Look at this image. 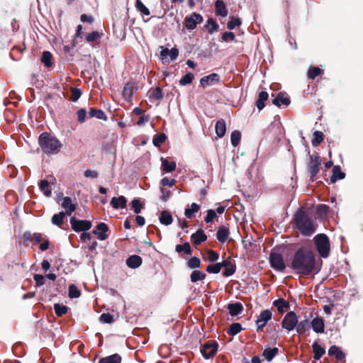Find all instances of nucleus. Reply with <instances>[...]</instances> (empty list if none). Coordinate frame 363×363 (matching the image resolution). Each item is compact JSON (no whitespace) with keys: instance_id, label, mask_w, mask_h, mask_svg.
Masks as SVG:
<instances>
[{"instance_id":"50","label":"nucleus","mask_w":363,"mask_h":363,"mask_svg":"<svg viewBox=\"0 0 363 363\" xmlns=\"http://www.w3.org/2000/svg\"><path fill=\"white\" fill-rule=\"evenodd\" d=\"M177 252L184 251L186 255L191 254V249L189 243H184V245H177L175 248Z\"/></svg>"},{"instance_id":"37","label":"nucleus","mask_w":363,"mask_h":363,"mask_svg":"<svg viewBox=\"0 0 363 363\" xmlns=\"http://www.w3.org/2000/svg\"><path fill=\"white\" fill-rule=\"evenodd\" d=\"M310 328V323L308 320H305L301 322H298L296 326V330L298 333L302 334L308 330Z\"/></svg>"},{"instance_id":"21","label":"nucleus","mask_w":363,"mask_h":363,"mask_svg":"<svg viewBox=\"0 0 363 363\" xmlns=\"http://www.w3.org/2000/svg\"><path fill=\"white\" fill-rule=\"evenodd\" d=\"M162 162V169L165 172H172L176 169V162L174 161L169 162L164 157L160 158Z\"/></svg>"},{"instance_id":"32","label":"nucleus","mask_w":363,"mask_h":363,"mask_svg":"<svg viewBox=\"0 0 363 363\" xmlns=\"http://www.w3.org/2000/svg\"><path fill=\"white\" fill-rule=\"evenodd\" d=\"M313 350L314 352V359L316 360L320 359L322 356L325 354V350L317 342H314L312 345Z\"/></svg>"},{"instance_id":"45","label":"nucleus","mask_w":363,"mask_h":363,"mask_svg":"<svg viewBox=\"0 0 363 363\" xmlns=\"http://www.w3.org/2000/svg\"><path fill=\"white\" fill-rule=\"evenodd\" d=\"M89 114L91 117H95L98 119H105L106 115L101 109L90 108Z\"/></svg>"},{"instance_id":"4","label":"nucleus","mask_w":363,"mask_h":363,"mask_svg":"<svg viewBox=\"0 0 363 363\" xmlns=\"http://www.w3.org/2000/svg\"><path fill=\"white\" fill-rule=\"evenodd\" d=\"M313 240L320 256L323 258H327L330 250V245L328 236L325 234H318L314 237Z\"/></svg>"},{"instance_id":"6","label":"nucleus","mask_w":363,"mask_h":363,"mask_svg":"<svg viewBox=\"0 0 363 363\" xmlns=\"http://www.w3.org/2000/svg\"><path fill=\"white\" fill-rule=\"evenodd\" d=\"M297 323L298 317L294 311H290L284 315L281 321V327L290 332L296 328Z\"/></svg>"},{"instance_id":"34","label":"nucleus","mask_w":363,"mask_h":363,"mask_svg":"<svg viewBox=\"0 0 363 363\" xmlns=\"http://www.w3.org/2000/svg\"><path fill=\"white\" fill-rule=\"evenodd\" d=\"M65 216H66L65 213L63 211L53 215L52 217V219H51L52 223L53 225L60 227L64 222V218H65Z\"/></svg>"},{"instance_id":"42","label":"nucleus","mask_w":363,"mask_h":363,"mask_svg":"<svg viewBox=\"0 0 363 363\" xmlns=\"http://www.w3.org/2000/svg\"><path fill=\"white\" fill-rule=\"evenodd\" d=\"M274 306L277 307V310L280 313L284 312V309L285 308L289 307V303H287L286 301H284L283 298H279L274 301L273 303Z\"/></svg>"},{"instance_id":"52","label":"nucleus","mask_w":363,"mask_h":363,"mask_svg":"<svg viewBox=\"0 0 363 363\" xmlns=\"http://www.w3.org/2000/svg\"><path fill=\"white\" fill-rule=\"evenodd\" d=\"M137 9L145 16H149L150 12L149 9L143 4L140 0H137L135 3Z\"/></svg>"},{"instance_id":"22","label":"nucleus","mask_w":363,"mask_h":363,"mask_svg":"<svg viewBox=\"0 0 363 363\" xmlns=\"http://www.w3.org/2000/svg\"><path fill=\"white\" fill-rule=\"evenodd\" d=\"M345 177V174L342 172L340 166H335L333 169V174L330 177L331 183L334 184L337 179H342Z\"/></svg>"},{"instance_id":"13","label":"nucleus","mask_w":363,"mask_h":363,"mask_svg":"<svg viewBox=\"0 0 363 363\" xmlns=\"http://www.w3.org/2000/svg\"><path fill=\"white\" fill-rule=\"evenodd\" d=\"M220 81V76L216 73H212L208 76H205L200 79L201 86L203 88L211 86Z\"/></svg>"},{"instance_id":"16","label":"nucleus","mask_w":363,"mask_h":363,"mask_svg":"<svg viewBox=\"0 0 363 363\" xmlns=\"http://www.w3.org/2000/svg\"><path fill=\"white\" fill-rule=\"evenodd\" d=\"M311 327L317 333H323L325 330L324 320L322 318L316 317L311 321Z\"/></svg>"},{"instance_id":"26","label":"nucleus","mask_w":363,"mask_h":363,"mask_svg":"<svg viewBox=\"0 0 363 363\" xmlns=\"http://www.w3.org/2000/svg\"><path fill=\"white\" fill-rule=\"evenodd\" d=\"M328 354L335 356L336 359L340 361L345 358L343 352L336 345L331 346L328 350Z\"/></svg>"},{"instance_id":"12","label":"nucleus","mask_w":363,"mask_h":363,"mask_svg":"<svg viewBox=\"0 0 363 363\" xmlns=\"http://www.w3.org/2000/svg\"><path fill=\"white\" fill-rule=\"evenodd\" d=\"M58 202L61 207L65 209V215L70 216L76 210V204L73 203L70 197H62L59 199Z\"/></svg>"},{"instance_id":"29","label":"nucleus","mask_w":363,"mask_h":363,"mask_svg":"<svg viewBox=\"0 0 363 363\" xmlns=\"http://www.w3.org/2000/svg\"><path fill=\"white\" fill-rule=\"evenodd\" d=\"M149 98L152 101H158L163 98L162 91L160 88L152 89L148 91Z\"/></svg>"},{"instance_id":"49","label":"nucleus","mask_w":363,"mask_h":363,"mask_svg":"<svg viewBox=\"0 0 363 363\" xmlns=\"http://www.w3.org/2000/svg\"><path fill=\"white\" fill-rule=\"evenodd\" d=\"M323 140V134L320 131H315L313 133V139L312 140V145L313 146L318 145Z\"/></svg>"},{"instance_id":"38","label":"nucleus","mask_w":363,"mask_h":363,"mask_svg":"<svg viewBox=\"0 0 363 363\" xmlns=\"http://www.w3.org/2000/svg\"><path fill=\"white\" fill-rule=\"evenodd\" d=\"M277 353L278 348L277 347H274L272 349H266L263 352V356L268 362H270Z\"/></svg>"},{"instance_id":"23","label":"nucleus","mask_w":363,"mask_h":363,"mask_svg":"<svg viewBox=\"0 0 363 363\" xmlns=\"http://www.w3.org/2000/svg\"><path fill=\"white\" fill-rule=\"evenodd\" d=\"M273 104L280 107L281 105L288 106L290 104V99L283 94H279L272 101Z\"/></svg>"},{"instance_id":"55","label":"nucleus","mask_w":363,"mask_h":363,"mask_svg":"<svg viewBox=\"0 0 363 363\" xmlns=\"http://www.w3.org/2000/svg\"><path fill=\"white\" fill-rule=\"evenodd\" d=\"M143 208V205L140 203L139 199H135L131 202V208L133 210L134 213H139L141 211Z\"/></svg>"},{"instance_id":"54","label":"nucleus","mask_w":363,"mask_h":363,"mask_svg":"<svg viewBox=\"0 0 363 363\" xmlns=\"http://www.w3.org/2000/svg\"><path fill=\"white\" fill-rule=\"evenodd\" d=\"M165 135L164 133H160L155 135L152 140V143L154 145L159 147L162 143H163L165 141Z\"/></svg>"},{"instance_id":"1","label":"nucleus","mask_w":363,"mask_h":363,"mask_svg":"<svg viewBox=\"0 0 363 363\" xmlns=\"http://www.w3.org/2000/svg\"><path fill=\"white\" fill-rule=\"evenodd\" d=\"M289 267L298 275L308 277L320 270L315 253L310 249L300 247L294 255Z\"/></svg>"},{"instance_id":"53","label":"nucleus","mask_w":363,"mask_h":363,"mask_svg":"<svg viewBox=\"0 0 363 363\" xmlns=\"http://www.w3.org/2000/svg\"><path fill=\"white\" fill-rule=\"evenodd\" d=\"M188 267L191 269L199 268L201 265V260L196 257H193L188 261Z\"/></svg>"},{"instance_id":"30","label":"nucleus","mask_w":363,"mask_h":363,"mask_svg":"<svg viewBox=\"0 0 363 363\" xmlns=\"http://www.w3.org/2000/svg\"><path fill=\"white\" fill-rule=\"evenodd\" d=\"M173 221L172 216L171 214L167 211H163L161 212L160 216V222L165 225H170Z\"/></svg>"},{"instance_id":"43","label":"nucleus","mask_w":363,"mask_h":363,"mask_svg":"<svg viewBox=\"0 0 363 363\" xmlns=\"http://www.w3.org/2000/svg\"><path fill=\"white\" fill-rule=\"evenodd\" d=\"M242 330V326L238 323H232L228 328L227 333L230 335H235Z\"/></svg>"},{"instance_id":"57","label":"nucleus","mask_w":363,"mask_h":363,"mask_svg":"<svg viewBox=\"0 0 363 363\" xmlns=\"http://www.w3.org/2000/svg\"><path fill=\"white\" fill-rule=\"evenodd\" d=\"M321 72V69L319 67H311L308 72V77L311 79H314Z\"/></svg>"},{"instance_id":"28","label":"nucleus","mask_w":363,"mask_h":363,"mask_svg":"<svg viewBox=\"0 0 363 363\" xmlns=\"http://www.w3.org/2000/svg\"><path fill=\"white\" fill-rule=\"evenodd\" d=\"M229 313L232 316L239 315L243 310L242 305L240 303H235L228 305Z\"/></svg>"},{"instance_id":"62","label":"nucleus","mask_w":363,"mask_h":363,"mask_svg":"<svg viewBox=\"0 0 363 363\" xmlns=\"http://www.w3.org/2000/svg\"><path fill=\"white\" fill-rule=\"evenodd\" d=\"M241 24V21L240 18H232L227 24V27L230 30L234 29L236 26H238Z\"/></svg>"},{"instance_id":"2","label":"nucleus","mask_w":363,"mask_h":363,"mask_svg":"<svg viewBox=\"0 0 363 363\" xmlns=\"http://www.w3.org/2000/svg\"><path fill=\"white\" fill-rule=\"evenodd\" d=\"M38 144L46 155H57L62 147V143L48 133H43L39 136Z\"/></svg>"},{"instance_id":"11","label":"nucleus","mask_w":363,"mask_h":363,"mask_svg":"<svg viewBox=\"0 0 363 363\" xmlns=\"http://www.w3.org/2000/svg\"><path fill=\"white\" fill-rule=\"evenodd\" d=\"M217 350L218 344L216 342H206L201 349V352L205 359H209L215 355Z\"/></svg>"},{"instance_id":"59","label":"nucleus","mask_w":363,"mask_h":363,"mask_svg":"<svg viewBox=\"0 0 363 363\" xmlns=\"http://www.w3.org/2000/svg\"><path fill=\"white\" fill-rule=\"evenodd\" d=\"M99 320L104 323H111L113 322V316L109 313H102L99 317Z\"/></svg>"},{"instance_id":"64","label":"nucleus","mask_w":363,"mask_h":363,"mask_svg":"<svg viewBox=\"0 0 363 363\" xmlns=\"http://www.w3.org/2000/svg\"><path fill=\"white\" fill-rule=\"evenodd\" d=\"M218 254L213 250L208 252V260L211 262H214L218 259Z\"/></svg>"},{"instance_id":"9","label":"nucleus","mask_w":363,"mask_h":363,"mask_svg":"<svg viewBox=\"0 0 363 363\" xmlns=\"http://www.w3.org/2000/svg\"><path fill=\"white\" fill-rule=\"evenodd\" d=\"M161 48L160 57L164 62L169 63L177 58L179 55V50L177 48H172L170 50L168 48H163V47H161Z\"/></svg>"},{"instance_id":"39","label":"nucleus","mask_w":363,"mask_h":363,"mask_svg":"<svg viewBox=\"0 0 363 363\" xmlns=\"http://www.w3.org/2000/svg\"><path fill=\"white\" fill-rule=\"evenodd\" d=\"M200 208V206L196 203H192L191 205V207L189 208H186L185 210V216L187 218H191L193 217V214L195 213H197L199 211Z\"/></svg>"},{"instance_id":"44","label":"nucleus","mask_w":363,"mask_h":363,"mask_svg":"<svg viewBox=\"0 0 363 363\" xmlns=\"http://www.w3.org/2000/svg\"><path fill=\"white\" fill-rule=\"evenodd\" d=\"M102 35L103 34L99 31H93L86 35V40L88 43L96 42L101 39Z\"/></svg>"},{"instance_id":"47","label":"nucleus","mask_w":363,"mask_h":363,"mask_svg":"<svg viewBox=\"0 0 363 363\" xmlns=\"http://www.w3.org/2000/svg\"><path fill=\"white\" fill-rule=\"evenodd\" d=\"M67 307L65 306L60 305L59 303L54 304V310L56 315L59 317L63 315L67 312Z\"/></svg>"},{"instance_id":"17","label":"nucleus","mask_w":363,"mask_h":363,"mask_svg":"<svg viewBox=\"0 0 363 363\" xmlns=\"http://www.w3.org/2000/svg\"><path fill=\"white\" fill-rule=\"evenodd\" d=\"M127 200L125 196H120L118 197H113L110 204L111 206L115 208L118 209L119 208H125L126 207Z\"/></svg>"},{"instance_id":"18","label":"nucleus","mask_w":363,"mask_h":363,"mask_svg":"<svg viewBox=\"0 0 363 363\" xmlns=\"http://www.w3.org/2000/svg\"><path fill=\"white\" fill-rule=\"evenodd\" d=\"M135 91V86L133 82H128L125 84L123 90V96L125 101H129L131 99L132 95Z\"/></svg>"},{"instance_id":"20","label":"nucleus","mask_w":363,"mask_h":363,"mask_svg":"<svg viewBox=\"0 0 363 363\" xmlns=\"http://www.w3.org/2000/svg\"><path fill=\"white\" fill-rule=\"evenodd\" d=\"M206 239L207 236L201 229L198 230L191 235V240L195 245H200L201 242L206 241Z\"/></svg>"},{"instance_id":"33","label":"nucleus","mask_w":363,"mask_h":363,"mask_svg":"<svg viewBox=\"0 0 363 363\" xmlns=\"http://www.w3.org/2000/svg\"><path fill=\"white\" fill-rule=\"evenodd\" d=\"M40 189L43 192L44 195L49 197L52 194V189L49 182L47 180H41L40 183Z\"/></svg>"},{"instance_id":"48","label":"nucleus","mask_w":363,"mask_h":363,"mask_svg":"<svg viewBox=\"0 0 363 363\" xmlns=\"http://www.w3.org/2000/svg\"><path fill=\"white\" fill-rule=\"evenodd\" d=\"M52 55L50 52L48 51H44L43 52L41 61L46 67H50L52 65L51 62Z\"/></svg>"},{"instance_id":"5","label":"nucleus","mask_w":363,"mask_h":363,"mask_svg":"<svg viewBox=\"0 0 363 363\" xmlns=\"http://www.w3.org/2000/svg\"><path fill=\"white\" fill-rule=\"evenodd\" d=\"M271 267L276 271L283 272L286 269V264L283 256L277 251L273 250L269 256Z\"/></svg>"},{"instance_id":"31","label":"nucleus","mask_w":363,"mask_h":363,"mask_svg":"<svg viewBox=\"0 0 363 363\" xmlns=\"http://www.w3.org/2000/svg\"><path fill=\"white\" fill-rule=\"evenodd\" d=\"M121 357L118 354H114L108 357L102 358L99 363H121Z\"/></svg>"},{"instance_id":"56","label":"nucleus","mask_w":363,"mask_h":363,"mask_svg":"<svg viewBox=\"0 0 363 363\" xmlns=\"http://www.w3.org/2000/svg\"><path fill=\"white\" fill-rule=\"evenodd\" d=\"M81 295L80 291L74 285H71L69 287V296L72 298H78Z\"/></svg>"},{"instance_id":"35","label":"nucleus","mask_w":363,"mask_h":363,"mask_svg":"<svg viewBox=\"0 0 363 363\" xmlns=\"http://www.w3.org/2000/svg\"><path fill=\"white\" fill-rule=\"evenodd\" d=\"M268 99V93L267 91H261L259 94V98L256 101V106L259 110L264 107V101Z\"/></svg>"},{"instance_id":"8","label":"nucleus","mask_w":363,"mask_h":363,"mask_svg":"<svg viewBox=\"0 0 363 363\" xmlns=\"http://www.w3.org/2000/svg\"><path fill=\"white\" fill-rule=\"evenodd\" d=\"M203 18V16L194 12L189 16H186L184 20V26L188 30H194L196 28V26L201 23H202Z\"/></svg>"},{"instance_id":"51","label":"nucleus","mask_w":363,"mask_h":363,"mask_svg":"<svg viewBox=\"0 0 363 363\" xmlns=\"http://www.w3.org/2000/svg\"><path fill=\"white\" fill-rule=\"evenodd\" d=\"M23 236L26 239L30 240H33L37 243H40L42 241V235L40 233H34L31 235L30 233H25Z\"/></svg>"},{"instance_id":"58","label":"nucleus","mask_w":363,"mask_h":363,"mask_svg":"<svg viewBox=\"0 0 363 363\" xmlns=\"http://www.w3.org/2000/svg\"><path fill=\"white\" fill-rule=\"evenodd\" d=\"M220 264H218V263H216V264H209L206 267V271L208 273L218 274L221 270Z\"/></svg>"},{"instance_id":"14","label":"nucleus","mask_w":363,"mask_h":363,"mask_svg":"<svg viewBox=\"0 0 363 363\" xmlns=\"http://www.w3.org/2000/svg\"><path fill=\"white\" fill-rule=\"evenodd\" d=\"M272 312L269 310H264L260 313L256 321L258 329L266 325L267 322L272 318Z\"/></svg>"},{"instance_id":"25","label":"nucleus","mask_w":363,"mask_h":363,"mask_svg":"<svg viewBox=\"0 0 363 363\" xmlns=\"http://www.w3.org/2000/svg\"><path fill=\"white\" fill-rule=\"evenodd\" d=\"M229 234L230 233L228 228L223 225L220 226L219 227L216 233L217 239L218 240L219 242L223 243L226 241L227 238L229 236Z\"/></svg>"},{"instance_id":"7","label":"nucleus","mask_w":363,"mask_h":363,"mask_svg":"<svg viewBox=\"0 0 363 363\" xmlns=\"http://www.w3.org/2000/svg\"><path fill=\"white\" fill-rule=\"evenodd\" d=\"M72 228L75 232L85 231L89 230L91 226V222L86 220H77L75 217L70 218Z\"/></svg>"},{"instance_id":"41","label":"nucleus","mask_w":363,"mask_h":363,"mask_svg":"<svg viewBox=\"0 0 363 363\" xmlns=\"http://www.w3.org/2000/svg\"><path fill=\"white\" fill-rule=\"evenodd\" d=\"M241 133L238 130H234L230 135V143L233 147H237L240 141Z\"/></svg>"},{"instance_id":"24","label":"nucleus","mask_w":363,"mask_h":363,"mask_svg":"<svg viewBox=\"0 0 363 363\" xmlns=\"http://www.w3.org/2000/svg\"><path fill=\"white\" fill-rule=\"evenodd\" d=\"M216 133L218 138H222L225 135L226 131V125L223 119L218 120L216 123Z\"/></svg>"},{"instance_id":"19","label":"nucleus","mask_w":363,"mask_h":363,"mask_svg":"<svg viewBox=\"0 0 363 363\" xmlns=\"http://www.w3.org/2000/svg\"><path fill=\"white\" fill-rule=\"evenodd\" d=\"M142 264V258L138 255H132L126 259V264L131 269H136Z\"/></svg>"},{"instance_id":"61","label":"nucleus","mask_w":363,"mask_h":363,"mask_svg":"<svg viewBox=\"0 0 363 363\" xmlns=\"http://www.w3.org/2000/svg\"><path fill=\"white\" fill-rule=\"evenodd\" d=\"M216 217V212L214 210L209 209L207 211V215L204 218L206 223H208L213 221V220Z\"/></svg>"},{"instance_id":"60","label":"nucleus","mask_w":363,"mask_h":363,"mask_svg":"<svg viewBox=\"0 0 363 363\" xmlns=\"http://www.w3.org/2000/svg\"><path fill=\"white\" fill-rule=\"evenodd\" d=\"M82 92L77 88H72L71 90V99L73 101H77L81 96Z\"/></svg>"},{"instance_id":"36","label":"nucleus","mask_w":363,"mask_h":363,"mask_svg":"<svg viewBox=\"0 0 363 363\" xmlns=\"http://www.w3.org/2000/svg\"><path fill=\"white\" fill-rule=\"evenodd\" d=\"M206 278V274L199 270H194L190 276L191 281L193 283L202 281Z\"/></svg>"},{"instance_id":"10","label":"nucleus","mask_w":363,"mask_h":363,"mask_svg":"<svg viewBox=\"0 0 363 363\" xmlns=\"http://www.w3.org/2000/svg\"><path fill=\"white\" fill-rule=\"evenodd\" d=\"M321 160L320 156L317 155H312L310 157V161L308 164V172L311 179L315 177L320 170Z\"/></svg>"},{"instance_id":"3","label":"nucleus","mask_w":363,"mask_h":363,"mask_svg":"<svg viewBox=\"0 0 363 363\" xmlns=\"http://www.w3.org/2000/svg\"><path fill=\"white\" fill-rule=\"evenodd\" d=\"M308 214L301 208L298 209L295 214V223L296 228L302 235L310 236L315 231V228L312 223Z\"/></svg>"},{"instance_id":"46","label":"nucleus","mask_w":363,"mask_h":363,"mask_svg":"<svg viewBox=\"0 0 363 363\" xmlns=\"http://www.w3.org/2000/svg\"><path fill=\"white\" fill-rule=\"evenodd\" d=\"M194 78V74L191 72H189L186 74L182 78L180 79L179 84L182 86L190 84L192 82Z\"/></svg>"},{"instance_id":"27","label":"nucleus","mask_w":363,"mask_h":363,"mask_svg":"<svg viewBox=\"0 0 363 363\" xmlns=\"http://www.w3.org/2000/svg\"><path fill=\"white\" fill-rule=\"evenodd\" d=\"M216 13L217 15L225 17L228 14L225 4L221 0H217L215 3Z\"/></svg>"},{"instance_id":"40","label":"nucleus","mask_w":363,"mask_h":363,"mask_svg":"<svg viewBox=\"0 0 363 363\" xmlns=\"http://www.w3.org/2000/svg\"><path fill=\"white\" fill-rule=\"evenodd\" d=\"M206 28L208 33L212 34L213 33L218 30V25L213 18H209L207 21Z\"/></svg>"},{"instance_id":"15","label":"nucleus","mask_w":363,"mask_h":363,"mask_svg":"<svg viewBox=\"0 0 363 363\" xmlns=\"http://www.w3.org/2000/svg\"><path fill=\"white\" fill-rule=\"evenodd\" d=\"M108 228L104 223H100L96 226V230L93 231L94 235H97L99 240H105L107 238L106 233L108 231Z\"/></svg>"},{"instance_id":"63","label":"nucleus","mask_w":363,"mask_h":363,"mask_svg":"<svg viewBox=\"0 0 363 363\" xmlns=\"http://www.w3.org/2000/svg\"><path fill=\"white\" fill-rule=\"evenodd\" d=\"M329 207L325 204H320L317 207V213L320 216L327 215Z\"/></svg>"}]
</instances>
